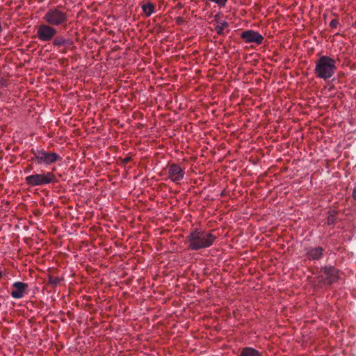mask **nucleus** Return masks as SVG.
Returning <instances> with one entry per match:
<instances>
[{
	"label": "nucleus",
	"mask_w": 356,
	"mask_h": 356,
	"mask_svg": "<svg viewBox=\"0 0 356 356\" xmlns=\"http://www.w3.org/2000/svg\"><path fill=\"white\" fill-rule=\"evenodd\" d=\"M217 238L212 230L195 228L186 236V243L188 249L197 251L211 247Z\"/></svg>",
	"instance_id": "nucleus-1"
},
{
	"label": "nucleus",
	"mask_w": 356,
	"mask_h": 356,
	"mask_svg": "<svg viewBox=\"0 0 356 356\" xmlns=\"http://www.w3.org/2000/svg\"><path fill=\"white\" fill-rule=\"evenodd\" d=\"M314 73L318 78L330 79L337 70L336 60L327 56H322L316 60Z\"/></svg>",
	"instance_id": "nucleus-2"
},
{
	"label": "nucleus",
	"mask_w": 356,
	"mask_h": 356,
	"mask_svg": "<svg viewBox=\"0 0 356 356\" xmlns=\"http://www.w3.org/2000/svg\"><path fill=\"white\" fill-rule=\"evenodd\" d=\"M31 154L33 157L31 161H35L38 165H51L58 161H61L62 158L56 153L51 152H47L42 149H31Z\"/></svg>",
	"instance_id": "nucleus-3"
},
{
	"label": "nucleus",
	"mask_w": 356,
	"mask_h": 356,
	"mask_svg": "<svg viewBox=\"0 0 356 356\" xmlns=\"http://www.w3.org/2000/svg\"><path fill=\"white\" fill-rule=\"evenodd\" d=\"M56 181L55 175L51 172H42L40 174H33L25 178L26 183L30 186L47 185Z\"/></svg>",
	"instance_id": "nucleus-4"
},
{
	"label": "nucleus",
	"mask_w": 356,
	"mask_h": 356,
	"mask_svg": "<svg viewBox=\"0 0 356 356\" xmlns=\"http://www.w3.org/2000/svg\"><path fill=\"white\" fill-rule=\"evenodd\" d=\"M43 19L51 26H58L67 22V16L58 8H51L44 13Z\"/></svg>",
	"instance_id": "nucleus-5"
},
{
	"label": "nucleus",
	"mask_w": 356,
	"mask_h": 356,
	"mask_svg": "<svg viewBox=\"0 0 356 356\" xmlns=\"http://www.w3.org/2000/svg\"><path fill=\"white\" fill-rule=\"evenodd\" d=\"M56 29L47 23L41 24L37 26L36 35L41 42L53 41L57 35Z\"/></svg>",
	"instance_id": "nucleus-6"
},
{
	"label": "nucleus",
	"mask_w": 356,
	"mask_h": 356,
	"mask_svg": "<svg viewBox=\"0 0 356 356\" xmlns=\"http://www.w3.org/2000/svg\"><path fill=\"white\" fill-rule=\"evenodd\" d=\"M184 177V170L178 164L172 163L168 166L167 179L175 184H179Z\"/></svg>",
	"instance_id": "nucleus-7"
},
{
	"label": "nucleus",
	"mask_w": 356,
	"mask_h": 356,
	"mask_svg": "<svg viewBox=\"0 0 356 356\" xmlns=\"http://www.w3.org/2000/svg\"><path fill=\"white\" fill-rule=\"evenodd\" d=\"M242 38L246 43H255L261 44L263 42L264 37L259 32L253 30H246L241 33Z\"/></svg>",
	"instance_id": "nucleus-8"
},
{
	"label": "nucleus",
	"mask_w": 356,
	"mask_h": 356,
	"mask_svg": "<svg viewBox=\"0 0 356 356\" xmlns=\"http://www.w3.org/2000/svg\"><path fill=\"white\" fill-rule=\"evenodd\" d=\"M28 284L22 282H15L12 284L11 296L15 299L22 298L28 290Z\"/></svg>",
	"instance_id": "nucleus-9"
},
{
	"label": "nucleus",
	"mask_w": 356,
	"mask_h": 356,
	"mask_svg": "<svg viewBox=\"0 0 356 356\" xmlns=\"http://www.w3.org/2000/svg\"><path fill=\"white\" fill-rule=\"evenodd\" d=\"M323 272L325 275V282L328 284L337 282L340 278L339 270L334 266H325Z\"/></svg>",
	"instance_id": "nucleus-10"
},
{
	"label": "nucleus",
	"mask_w": 356,
	"mask_h": 356,
	"mask_svg": "<svg viewBox=\"0 0 356 356\" xmlns=\"http://www.w3.org/2000/svg\"><path fill=\"white\" fill-rule=\"evenodd\" d=\"M324 249L322 247H310L306 250V256L309 260H318L323 255Z\"/></svg>",
	"instance_id": "nucleus-11"
},
{
	"label": "nucleus",
	"mask_w": 356,
	"mask_h": 356,
	"mask_svg": "<svg viewBox=\"0 0 356 356\" xmlns=\"http://www.w3.org/2000/svg\"><path fill=\"white\" fill-rule=\"evenodd\" d=\"M74 42L72 39L65 38L63 36H58L54 39L52 42V45L56 47H60L63 46L70 47L73 45Z\"/></svg>",
	"instance_id": "nucleus-12"
},
{
	"label": "nucleus",
	"mask_w": 356,
	"mask_h": 356,
	"mask_svg": "<svg viewBox=\"0 0 356 356\" xmlns=\"http://www.w3.org/2000/svg\"><path fill=\"white\" fill-rule=\"evenodd\" d=\"M239 356H264L262 353L252 347H245L241 350Z\"/></svg>",
	"instance_id": "nucleus-13"
},
{
	"label": "nucleus",
	"mask_w": 356,
	"mask_h": 356,
	"mask_svg": "<svg viewBox=\"0 0 356 356\" xmlns=\"http://www.w3.org/2000/svg\"><path fill=\"white\" fill-rule=\"evenodd\" d=\"M229 24L225 21L218 22V24L215 27V31L218 35H225L229 32Z\"/></svg>",
	"instance_id": "nucleus-14"
},
{
	"label": "nucleus",
	"mask_w": 356,
	"mask_h": 356,
	"mask_svg": "<svg viewBox=\"0 0 356 356\" xmlns=\"http://www.w3.org/2000/svg\"><path fill=\"white\" fill-rule=\"evenodd\" d=\"M141 8L146 17H149L152 14L155 13V6L149 1L142 5Z\"/></svg>",
	"instance_id": "nucleus-15"
},
{
	"label": "nucleus",
	"mask_w": 356,
	"mask_h": 356,
	"mask_svg": "<svg viewBox=\"0 0 356 356\" xmlns=\"http://www.w3.org/2000/svg\"><path fill=\"white\" fill-rule=\"evenodd\" d=\"M61 280H62V279L58 277L49 275L47 284L52 287H54V286H56L58 284H59L60 282H61Z\"/></svg>",
	"instance_id": "nucleus-16"
},
{
	"label": "nucleus",
	"mask_w": 356,
	"mask_h": 356,
	"mask_svg": "<svg viewBox=\"0 0 356 356\" xmlns=\"http://www.w3.org/2000/svg\"><path fill=\"white\" fill-rule=\"evenodd\" d=\"M338 24H339V22L335 19H332L331 22H330V26L332 29H336L337 27Z\"/></svg>",
	"instance_id": "nucleus-17"
},
{
	"label": "nucleus",
	"mask_w": 356,
	"mask_h": 356,
	"mask_svg": "<svg viewBox=\"0 0 356 356\" xmlns=\"http://www.w3.org/2000/svg\"><path fill=\"white\" fill-rule=\"evenodd\" d=\"M32 170V165H29L24 169L25 173H29Z\"/></svg>",
	"instance_id": "nucleus-18"
},
{
	"label": "nucleus",
	"mask_w": 356,
	"mask_h": 356,
	"mask_svg": "<svg viewBox=\"0 0 356 356\" xmlns=\"http://www.w3.org/2000/svg\"><path fill=\"white\" fill-rule=\"evenodd\" d=\"M131 160L130 157H126L124 159L123 162L124 163H128Z\"/></svg>",
	"instance_id": "nucleus-19"
},
{
	"label": "nucleus",
	"mask_w": 356,
	"mask_h": 356,
	"mask_svg": "<svg viewBox=\"0 0 356 356\" xmlns=\"http://www.w3.org/2000/svg\"><path fill=\"white\" fill-rule=\"evenodd\" d=\"M353 197L356 200V188H355L353 192Z\"/></svg>",
	"instance_id": "nucleus-20"
},
{
	"label": "nucleus",
	"mask_w": 356,
	"mask_h": 356,
	"mask_svg": "<svg viewBox=\"0 0 356 356\" xmlns=\"http://www.w3.org/2000/svg\"><path fill=\"white\" fill-rule=\"evenodd\" d=\"M61 53H62V54H66V53H67V49H63L61 51Z\"/></svg>",
	"instance_id": "nucleus-21"
},
{
	"label": "nucleus",
	"mask_w": 356,
	"mask_h": 356,
	"mask_svg": "<svg viewBox=\"0 0 356 356\" xmlns=\"http://www.w3.org/2000/svg\"><path fill=\"white\" fill-rule=\"evenodd\" d=\"M328 222L329 223H330V222H332V220H330V218L328 219Z\"/></svg>",
	"instance_id": "nucleus-22"
},
{
	"label": "nucleus",
	"mask_w": 356,
	"mask_h": 356,
	"mask_svg": "<svg viewBox=\"0 0 356 356\" xmlns=\"http://www.w3.org/2000/svg\"><path fill=\"white\" fill-rule=\"evenodd\" d=\"M328 222L329 223H330V222H332V220H330V218L328 219Z\"/></svg>",
	"instance_id": "nucleus-23"
},
{
	"label": "nucleus",
	"mask_w": 356,
	"mask_h": 356,
	"mask_svg": "<svg viewBox=\"0 0 356 356\" xmlns=\"http://www.w3.org/2000/svg\"><path fill=\"white\" fill-rule=\"evenodd\" d=\"M1 95H2V93L0 92V97H1Z\"/></svg>",
	"instance_id": "nucleus-24"
}]
</instances>
